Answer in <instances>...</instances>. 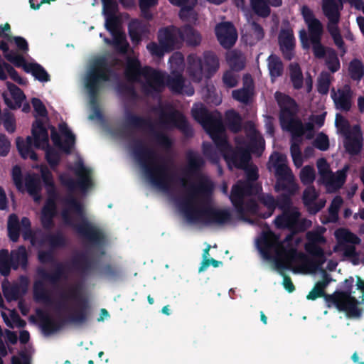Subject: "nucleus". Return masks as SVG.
<instances>
[{
	"label": "nucleus",
	"mask_w": 364,
	"mask_h": 364,
	"mask_svg": "<svg viewBox=\"0 0 364 364\" xmlns=\"http://www.w3.org/2000/svg\"><path fill=\"white\" fill-rule=\"evenodd\" d=\"M25 186L29 195L34 198L35 200L40 198L41 191V180L36 174H28L25 178Z\"/></svg>",
	"instance_id": "nucleus-42"
},
{
	"label": "nucleus",
	"mask_w": 364,
	"mask_h": 364,
	"mask_svg": "<svg viewBox=\"0 0 364 364\" xmlns=\"http://www.w3.org/2000/svg\"><path fill=\"white\" fill-rule=\"evenodd\" d=\"M160 122L167 128L171 124L187 138L193 136V129L186 116L178 110H173L168 113L161 112L160 114Z\"/></svg>",
	"instance_id": "nucleus-20"
},
{
	"label": "nucleus",
	"mask_w": 364,
	"mask_h": 364,
	"mask_svg": "<svg viewBox=\"0 0 364 364\" xmlns=\"http://www.w3.org/2000/svg\"><path fill=\"white\" fill-rule=\"evenodd\" d=\"M68 243L67 237L60 232H58L54 234L50 233V235L48 236V244L52 250L55 249L65 248L68 247Z\"/></svg>",
	"instance_id": "nucleus-56"
},
{
	"label": "nucleus",
	"mask_w": 364,
	"mask_h": 364,
	"mask_svg": "<svg viewBox=\"0 0 364 364\" xmlns=\"http://www.w3.org/2000/svg\"><path fill=\"white\" fill-rule=\"evenodd\" d=\"M33 298L36 301L43 302L47 305H53V301L41 280H36L33 286Z\"/></svg>",
	"instance_id": "nucleus-39"
},
{
	"label": "nucleus",
	"mask_w": 364,
	"mask_h": 364,
	"mask_svg": "<svg viewBox=\"0 0 364 364\" xmlns=\"http://www.w3.org/2000/svg\"><path fill=\"white\" fill-rule=\"evenodd\" d=\"M99 274L108 280L117 281L122 276V269L117 264L107 263L101 267Z\"/></svg>",
	"instance_id": "nucleus-46"
},
{
	"label": "nucleus",
	"mask_w": 364,
	"mask_h": 364,
	"mask_svg": "<svg viewBox=\"0 0 364 364\" xmlns=\"http://www.w3.org/2000/svg\"><path fill=\"white\" fill-rule=\"evenodd\" d=\"M242 120L240 114L234 109H230L225 112L226 125L233 133H238L241 131Z\"/></svg>",
	"instance_id": "nucleus-47"
},
{
	"label": "nucleus",
	"mask_w": 364,
	"mask_h": 364,
	"mask_svg": "<svg viewBox=\"0 0 364 364\" xmlns=\"http://www.w3.org/2000/svg\"><path fill=\"white\" fill-rule=\"evenodd\" d=\"M73 171L78 177L77 180L65 173L59 176L61 185L70 192L63 199L65 207L61 211L62 219L70 228H96L86 218L82 204L73 195L77 188L86 191L92 186L91 171L82 161L75 164Z\"/></svg>",
	"instance_id": "nucleus-2"
},
{
	"label": "nucleus",
	"mask_w": 364,
	"mask_h": 364,
	"mask_svg": "<svg viewBox=\"0 0 364 364\" xmlns=\"http://www.w3.org/2000/svg\"><path fill=\"white\" fill-rule=\"evenodd\" d=\"M363 134L359 125H355L352 132L346 135L344 141L346 151L351 156L360 153L363 148Z\"/></svg>",
	"instance_id": "nucleus-26"
},
{
	"label": "nucleus",
	"mask_w": 364,
	"mask_h": 364,
	"mask_svg": "<svg viewBox=\"0 0 364 364\" xmlns=\"http://www.w3.org/2000/svg\"><path fill=\"white\" fill-rule=\"evenodd\" d=\"M16 147L19 154L23 159L30 158L33 161L38 160V154L32 149L33 144H34V137L28 136L26 141L21 137L18 136L16 139Z\"/></svg>",
	"instance_id": "nucleus-29"
},
{
	"label": "nucleus",
	"mask_w": 364,
	"mask_h": 364,
	"mask_svg": "<svg viewBox=\"0 0 364 364\" xmlns=\"http://www.w3.org/2000/svg\"><path fill=\"white\" fill-rule=\"evenodd\" d=\"M184 84L185 79L183 76L178 72H173L171 75L167 77L166 82V85L174 94L182 93Z\"/></svg>",
	"instance_id": "nucleus-43"
},
{
	"label": "nucleus",
	"mask_w": 364,
	"mask_h": 364,
	"mask_svg": "<svg viewBox=\"0 0 364 364\" xmlns=\"http://www.w3.org/2000/svg\"><path fill=\"white\" fill-rule=\"evenodd\" d=\"M124 76L129 82H137L141 76L145 79L141 85L142 92L147 96L159 95L164 89V74L150 66L141 67L139 59L128 58L124 68Z\"/></svg>",
	"instance_id": "nucleus-6"
},
{
	"label": "nucleus",
	"mask_w": 364,
	"mask_h": 364,
	"mask_svg": "<svg viewBox=\"0 0 364 364\" xmlns=\"http://www.w3.org/2000/svg\"><path fill=\"white\" fill-rule=\"evenodd\" d=\"M262 191L259 184H250L247 181L238 180L231 189L230 200L237 211L242 213L244 210V200L247 196L257 195Z\"/></svg>",
	"instance_id": "nucleus-15"
},
{
	"label": "nucleus",
	"mask_w": 364,
	"mask_h": 364,
	"mask_svg": "<svg viewBox=\"0 0 364 364\" xmlns=\"http://www.w3.org/2000/svg\"><path fill=\"white\" fill-rule=\"evenodd\" d=\"M231 70L241 71L245 65V60L240 53L233 52L227 58Z\"/></svg>",
	"instance_id": "nucleus-58"
},
{
	"label": "nucleus",
	"mask_w": 364,
	"mask_h": 364,
	"mask_svg": "<svg viewBox=\"0 0 364 364\" xmlns=\"http://www.w3.org/2000/svg\"><path fill=\"white\" fill-rule=\"evenodd\" d=\"M59 299L55 303L57 311L67 309L66 303L69 301L77 302V308L73 313L58 321L41 309L36 310V315L40 320L41 328L45 335L49 336L59 331L65 324L80 325L89 320V304L85 298L80 296L77 285L70 286L67 291H60Z\"/></svg>",
	"instance_id": "nucleus-4"
},
{
	"label": "nucleus",
	"mask_w": 364,
	"mask_h": 364,
	"mask_svg": "<svg viewBox=\"0 0 364 364\" xmlns=\"http://www.w3.org/2000/svg\"><path fill=\"white\" fill-rule=\"evenodd\" d=\"M343 203L341 196H336L328 208V213H322L320 217L322 224L336 223L338 220V212Z\"/></svg>",
	"instance_id": "nucleus-32"
},
{
	"label": "nucleus",
	"mask_w": 364,
	"mask_h": 364,
	"mask_svg": "<svg viewBox=\"0 0 364 364\" xmlns=\"http://www.w3.org/2000/svg\"><path fill=\"white\" fill-rule=\"evenodd\" d=\"M146 175L154 186L166 191L170 188L171 183L173 181V174L171 172L156 174L151 170Z\"/></svg>",
	"instance_id": "nucleus-37"
},
{
	"label": "nucleus",
	"mask_w": 364,
	"mask_h": 364,
	"mask_svg": "<svg viewBox=\"0 0 364 364\" xmlns=\"http://www.w3.org/2000/svg\"><path fill=\"white\" fill-rule=\"evenodd\" d=\"M225 160L229 166H234L238 169L245 168L251 160L249 151L243 148L232 149L228 154L225 155Z\"/></svg>",
	"instance_id": "nucleus-27"
},
{
	"label": "nucleus",
	"mask_w": 364,
	"mask_h": 364,
	"mask_svg": "<svg viewBox=\"0 0 364 364\" xmlns=\"http://www.w3.org/2000/svg\"><path fill=\"white\" fill-rule=\"evenodd\" d=\"M219 68V58L213 51H204L202 57L196 53H191L187 56V73L195 82H200L203 78L210 80Z\"/></svg>",
	"instance_id": "nucleus-8"
},
{
	"label": "nucleus",
	"mask_w": 364,
	"mask_h": 364,
	"mask_svg": "<svg viewBox=\"0 0 364 364\" xmlns=\"http://www.w3.org/2000/svg\"><path fill=\"white\" fill-rule=\"evenodd\" d=\"M293 196L281 193L279 194L277 198V208H278L282 211L284 210L289 209L293 208V202L292 198Z\"/></svg>",
	"instance_id": "nucleus-63"
},
{
	"label": "nucleus",
	"mask_w": 364,
	"mask_h": 364,
	"mask_svg": "<svg viewBox=\"0 0 364 364\" xmlns=\"http://www.w3.org/2000/svg\"><path fill=\"white\" fill-rule=\"evenodd\" d=\"M58 128L60 133L65 136L66 144L65 148H66L68 151H72L75 144V136L72 133L65 123L59 124Z\"/></svg>",
	"instance_id": "nucleus-60"
},
{
	"label": "nucleus",
	"mask_w": 364,
	"mask_h": 364,
	"mask_svg": "<svg viewBox=\"0 0 364 364\" xmlns=\"http://www.w3.org/2000/svg\"><path fill=\"white\" fill-rule=\"evenodd\" d=\"M24 71L27 73H31L32 75L38 81L47 82L50 80V76L45 68L37 63H30L24 68Z\"/></svg>",
	"instance_id": "nucleus-44"
},
{
	"label": "nucleus",
	"mask_w": 364,
	"mask_h": 364,
	"mask_svg": "<svg viewBox=\"0 0 364 364\" xmlns=\"http://www.w3.org/2000/svg\"><path fill=\"white\" fill-rule=\"evenodd\" d=\"M349 230L336 229L334 236L337 241L336 246L343 252V255L346 257L354 258L358 255L355 245H360L361 240Z\"/></svg>",
	"instance_id": "nucleus-17"
},
{
	"label": "nucleus",
	"mask_w": 364,
	"mask_h": 364,
	"mask_svg": "<svg viewBox=\"0 0 364 364\" xmlns=\"http://www.w3.org/2000/svg\"><path fill=\"white\" fill-rule=\"evenodd\" d=\"M275 228H310L311 221L301 220V213L296 206L284 210L274 220Z\"/></svg>",
	"instance_id": "nucleus-19"
},
{
	"label": "nucleus",
	"mask_w": 364,
	"mask_h": 364,
	"mask_svg": "<svg viewBox=\"0 0 364 364\" xmlns=\"http://www.w3.org/2000/svg\"><path fill=\"white\" fill-rule=\"evenodd\" d=\"M126 125L135 129H148L154 136L156 143L166 149L172 146L171 139L164 133L158 132L154 130V126L150 118H146L133 114L129 110L125 112Z\"/></svg>",
	"instance_id": "nucleus-14"
},
{
	"label": "nucleus",
	"mask_w": 364,
	"mask_h": 364,
	"mask_svg": "<svg viewBox=\"0 0 364 364\" xmlns=\"http://www.w3.org/2000/svg\"><path fill=\"white\" fill-rule=\"evenodd\" d=\"M284 130L291 133V141L302 142V136L306 133V138L311 139L314 136V126L312 122L303 124L300 119L282 127Z\"/></svg>",
	"instance_id": "nucleus-22"
},
{
	"label": "nucleus",
	"mask_w": 364,
	"mask_h": 364,
	"mask_svg": "<svg viewBox=\"0 0 364 364\" xmlns=\"http://www.w3.org/2000/svg\"><path fill=\"white\" fill-rule=\"evenodd\" d=\"M301 142L299 141H291L290 146V152L293 159V161L296 166H300L302 164V156L301 151L300 149V144Z\"/></svg>",
	"instance_id": "nucleus-62"
},
{
	"label": "nucleus",
	"mask_w": 364,
	"mask_h": 364,
	"mask_svg": "<svg viewBox=\"0 0 364 364\" xmlns=\"http://www.w3.org/2000/svg\"><path fill=\"white\" fill-rule=\"evenodd\" d=\"M284 156L277 153L275 159L272 161V165L275 168L276 182L294 177L291 169L284 163Z\"/></svg>",
	"instance_id": "nucleus-34"
},
{
	"label": "nucleus",
	"mask_w": 364,
	"mask_h": 364,
	"mask_svg": "<svg viewBox=\"0 0 364 364\" xmlns=\"http://www.w3.org/2000/svg\"><path fill=\"white\" fill-rule=\"evenodd\" d=\"M186 158L187 165L184 170L185 174L187 176L197 177L198 182L196 184L191 183L188 194L177 200L180 211L190 223L220 225L229 223L232 219L230 210L215 208L210 205H198L196 203V199L198 196H210L214 184L208 176L200 173L205 161L198 152L188 150L186 154Z\"/></svg>",
	"instance_id": "nucleus-1"
},
{
	"label": "nucleus",
	"mask_w": 364,
	"mask_h": 364,
	"mask_svg": "<svg viewBox=\"0 0 364 364\" xmlns=\"http://www.w3.org/2000/svg\"><path fill=\"white\" fill-rule=\"evenodd\" d=\"M31 133L34 137V147L46 149V159L53 170L59 165L60 155L58 151L49 146L48 130L41 119H36L32 124Z\"/></svg>",
	"instance_id": "nucleus-13"
},
{
	"label": "nucleus",
	"mask_w": 364,
	"mask_h": 364,
	"mask_svg": "<svg viewBox=\"0 0 364 364\" xmlns=\"http://www.w3.org/2000/svg\"><path fill=\"white\" fill-rule=\"evenodd\" d=\"M274 188L277 192L284 191V193L294 196L299 190V186L294 181V178L290 177V178L276 182Z\"/></svg>",
	"instance_id": "nucleus-50"
},
{
	"label": "nucleus",
	"mask_w": 364,
	"mask_h": 364,
	"mask_svg": "<svg viewBox=\"0 0 364 364\" xmlns=\"http://www.w3.org/2000/svg\"><path fill=\"white\" fill-rule=\"evenodd\" d=\"M267 66L272 81L282 76L284 73V65L279 56L270 55L267 58Z\"/></svg>",
	"instance_id": "nucleus-41"
},
{
	"label": "nucleus",
	"mask_w": 364,
	"mask_h": 364,
	"mask_svg": "<svg viewBox=\"0 0 364 364\" xmlns=\"http://www.w3.org/2000/svg\"><path fill=\"white\" fill-rule=\"evenodd\" d=\"M254 12L259 16L267 17L270 14V9L266 0H250Z\"/></svg>",
	"instance_id": "nucleus-59"
},
{
	"label": "nucleus",
	"mask_w": 364,
	"mask_h": 364,
	"mask_svg": "<svg viewBox=\"0 0 364 364\" xmlns=\"http://www.w3.org/2000/svg\"><path fill=\"white\" fill-rule=\"evenodd\" d=\"M77 233L82 236L88 242L93 245H100L102 242L103 235L98 231L99 229H75Z\"/></svg>",
	"instance_id": "nucleus-49"
},
{
	"label": "nucleus",
	"mask_w": 364,
	"mask_h": 364,
	"mask_svg": "<svg viewBox=\"0 0 364 364\" xmlns=\"http://www.w3.org/2000/svg\"><path fill=\"white\" fill-rule=\"evenodd\" d=\"M348 75L351 80L360 82L364 77V63L358 58L352 59L348 68Z\"/></svg>",
	"instance_id": "nucleus-45"
},
{
	"label": "nucleus",
	"mask_w": 364,
	"mask_h": 364,
	"mask_svg": "<svg viewBox=\"0 0 364 364\" xmlns=\"http://www.w3.org/2000/svg\"><path fill=\"white\" fill-rule=\"evenodd\" d=\"M253 89V82L251 79V82L250 85H247V82H245V86L238 90H235L232 91V97L242 103L247 104L251 98L252 92L251 90Z\"/></svg>",
	"instance_id": "nucleus-53"
},
{
	"label": "nucleus",
	"mask_w": 364,
	"mask_h": 364,
	"mask_svg": "<svg viewBox=\"0 0 364 364\" xmlns=\"http://www.w3.org/2000/svg\"><path fill=\"white\" fill-rule=\"evenodd\" d=\"M183 43L185 41L188 46H198L200 44L202 37L200 33L192 26L186 24L181 26Z\"/></svg>",
	"instance_id": "nucleus-36"
},
{
	"label": "nucleus",
	"mask_w": 364,
	"mask_h": 364,
	"mask_svg": "<svg viewBox=\"0 0 364 364\" xmlns=\"http://www.w3.org/2000/svg\"><path fill=\"white\" fill-rule=\"evenodd\" d=\"M113 74L114 70L107 58L102 56L94 60L92 69L86 77L85 86L90 95V103L95 107V115L99 118L102 117L97 105L101 82L109 81Z\"/></svg>",
	"instance_id": "nucleus-7"
},
{
	"label": "nucleus",
	"mask_w": 364,
	"mask_h": 364,
	"mask_svg": "<svg viewBox=\"0 0 364 364\" xmlns=\"http://www.w3.org/2000/svg\"><path fill=\"white\" fill-rule=\"evenodd\" d=\"M215 33L220 44L226 49L232 48L237 39V31L231 22L218 23Z\"/></svg>",
	"instance_id": "nucleus-23"
},
{
	"label": "nucleus",
	"mask_w": 364,
	"mask_h": 364,
	"mask_svg": "<svg viewBox=\"0 0 364 364\" xmlns=\"http://www.w3.org/2000/svg\"><path fill=\"white\" fill-rule=\"evenodd\" d=\"M196 4L197 0H189L188 3L180 6L178 16L183 21L196 23L198 21V14L194 9Z\"/></svg>",
	"instance_id": "nucleus-40"
},
{
	"label": "nucleus",
	"mask_w": 364,
	"mask_h": 364,
	"mask_svg": "<svg viewBox=\"0 0 364 364\" xmlns=\"http://www.w3.org/2000/svg\"><path fill=\"white\" fill-rule=\"evenodd\" d=\"M158 40L166 48L167 53L179 49L183 45L181 27L170 26L160 29Z\"/></svg>",
	"instance_id": "nucleus-21"
},
{
	"label": "nucleus",
	"mask_w": 364,
	"mask_h": 364,
	"mask_svg": "<svg viewBox=\"0 0 364 364\" xmlns=\"http://www.w3.org/2000/svg\"><path fill=\"white\" fill-rule=\"evenodd\" d=\"M327 229H315L306 233L307 242L304 245L306 252L317 259V260H306V264L311 272L316 271L326 261L325 252L321 245H326V238L323 234Z\"/></svg>",
	"instance_id": "nucleus-12"
},
{
	"label": "nucleus",
	"mask_w": 364,
	"mask_h": 364,
	"mask_svg": "<svg viewBox=\"0 0 364 364\" xmlns=\"http://www.w3.org/2000/svg\"><path fill=\"white\" fill-rule=\"evenodd\" d=\"M40 172L48 196L41 210V223L42 228H55L53 220L57 214V200L60 195L54 182L53 175L48 168L41 167Z\"/></svg>",
	"instance_id": "nucleus-10"
},
{
	"label": "nucleus",
	"mask_w": 364,
	"mask_h": 364,
	"mask_svg": "<svg viewBox=\"0 0 364 364\" xmlns=\"http://www.w3.org/2000/svg\"><path fill=\"white\" fill-rule=\"evenodd\" d=\"M331 97L336 106V108L344 112H348L351 107V94L350 90H338V96L332 91Z\"/></svg>",
	"instance_id": "nucleus-38"
},
{
	"label": "nucleus",
	"mask_w": 364,
	"mask_h": 364,
	"mask_svg": "<svg viewBox=\"0 0 364 364\" xmlns=\"http://www.w3.org/2000/svg\"><path fill=\"white\" fill-rule=\"evenodd\" d=\"M331 281V278L328 274L323 272V279L316 283L314 287L306 296V299L309 300H316L318 298L323 297L326 301V297L328 294L325 293V289L329 284Z\"/></svg>",
	"instance_id": "nucleus-35"
},
{
	"label": "nucleus",
	"mask_w": 364,
	"mask_h": 364,
	"mask_svg": "<svg viewBox=\"0 0 364 364\" xmlns=\"http://www.w3.org/2000/svg\"><path fill=\"white\" fill-rule=\"evenodd\" d=\"M6 85L13 100H14V102H13L9 98L4 96L5 104L11 109H16L20 108L23 102L26 99L25 94L21 88L12 82H8Z\"/></svg>",
	"instance_id": "nucleus-31"
},
{
	"label": "nucleus",
	"mask_w": 364,
	"mask_h": 364,
	"mask_svg": "<svg viewBox=\"0 0 364 364\" xmlns=\"http://www.w3.org/2000/svg\"><path fill=\"white\" fill-rule=\"evenodd\" d=\"M315 170L311 166H304L300 172L301 182L305 186H311V184L315 180Z\"/></svg>",
	"instance_id": "nucleus-61"
},
{
	"label": "nucleus",
	"mask_w": 364,
	"mask_h": 364,
	"mask_svg": "<svg viewBox=\"0 0 364 364\" xmlns=\"http://www.w3.org/2000/svg\"><path fill=\"white\" fill-rule=\"evenodd\" d=\"M46 229H23L22 237L24 240L30 241L33 246H43L48 243L50 232H46Z\"/></svg>",
	"instance_id": "nucleus-30"
},
{
	"label": "nucleus",
	"mask_w": 364,
	"mask_h": 364,
	"mask_svg": "<svg viewBox=\"0 0 364 364\" xmlns=\"http://www.w3.org/2000/svg\"><path fill=\"white\" fill-rule=\"evenodd\" d=\"M301 14L306 23L309 33V40L312 43V51L317 59H323L328 55V48L321 43L323 34V25L321 22L315 17L314 12L307 6L301 8Z\"/></svg>",
	"instance_id": "nucleus-11"
},
{
	"label": "nucleus",
	"mask_w": 364,
	"mask_h": 364,
	"mask_svg": "<svg viewBox=\"0 0 364 364\" xmlns=\"http://www.w3.org/2000/svg\"><path fill=\"white\" fill-rule=\"evenodd\" d=\"M292 240V235H289L286 237L284 241L280 240V235L274 232L272 229H263L259 236L256 239V245L266 259H270L273 252H282L283 259H277L275 261V267L279 274L283 277L282 284L284 289L289 293L295 290V287L291 278L287 275L284 270H291L294 272H298L297 269L293 267V263L306 259V255L299 252L295 247H285L284 242L289 245Z\"/></svg>",
	"instance_id": "nucleus-3"
},
{
	"label": "nucleus",
	"mask_w": 364,
	"mask_h": 364,
	"mask_svg": "<svg viewBox=\"0 0 364 364\" xmlns=\"http://www.w3.org/2000/svg\"><path fill=\"white\" fill-rule=\"evenodd\" d=\"M222 80L225 87L232 88L237 85L238 75L231 70H226L223 73Z\"/></svg>",
	"instance_id": "nucleus-64"
},
{
	"label": "nucleus",
	"mask_w": 364,
	"mask_h": 364,
	"mask_svg": "<svg viewBox=\"0 0 364 364\" xmlns=\"http://www.w3.org/2000/svg\"><path fill=\"white\" fill-rule=\"evenodd\" d=\"M71 268L82 277L89 275L94 269V264L85 252L75 254L70 261Z\"/></svg>",
	"instance_id": "nucleus-28"
},
{
	"label": "nucleus",
	"mask_w": 364,
	"mask_h": 364,
	"mask_svg": "<svg viewBox=\"0 0 364 364\" xmlns=\"http://www.w3.org/2000/svg\"><path fill=\"white\" fill-rule=\"evenodd\" d=\"M53 264L55 268L50 272L43 267H38L36 272L43 281L48 282L52 285H55L61 280L67 279L68 274L62 262L56 261Z\"/></svg>",
	"instance_id": "nucleus-25"
},
{
	"label": "nucleus",
	"mask_w": 364,
	"mask_h": 364,
	"mask_svg": "<svg viewBox=\"0 0 364 364\" xmlns=\"http://www.w3.org/2000/svg\"><path fill=\"white\" fill-rule=\"evenodd\" d=\"M10 253L7 249L0 250V274L5 277H8L13 269Z\"/></svg>",
	"instance_id": "nucleus-54"
},
{
	"label": "nucleus",
	"mask_w": 364,
	"mask_h": 364,
	"mask_svg": "<svg viewBox=\"0 0 364 364\" xmlns=\"http://www.w3.org/2000/svg\"><path fill=\"white\" fill-rule=\"evenodd\" d=\"M289 75L293 87L296 90L301 89L303 86L304 77L298 63L291 64L289 65Z\"/></svg>",
	"instance_id": "nucleus-55"
},
{
	"label": "nucleus",
	"mask_w": 364,
	"mask_h": 364,
	"mask_svg": "<svg viewBox=\"0 0 364 364\" xmlns=\"http://www.w3.org/2000/svg\"><path fill=\"white\" fill-rule=\"evenodd\" d=\"M278 43L283 57L291 60L294 57L295 38L291 28H282L278 36Z\"/></svg>",
	"instance_id": "nucleus-24"
},
{
	"label": "nucleus",
	"mask_w": 364,
	"mask_h": 364,
	"mask_svg": "<svg viewBox=\"0 0 364 364\" xmlns=\"http://www.w3.org/2000/svg\"><path fill=\"white\" fill-rule=\"evenodd\" d=\"M193 119L198 122L209 134L216 149L224 157L232 149L228 142L222 122L221 114L217 111L210 112L203 104L191 109Z\"/></svg>",
	"instance_id": "nucleus-5"
},
{
	"label": "nucleus",
	"mask_w": 364,
	"mask_h": 364,
	"mask_svg": "<svg viewBox=\"0 0 364 364\" xmlns=\"http://www.w3.org/2000/svg\"><path fill=\"white\" fill-rule=\"evenodd\" d=\"M259 203L263 205L267 209V212L262 214V218H267L272 215L277 208V200L274 197L269 193H261L258 196Z\"/></svg>",
	"instance_id": "nucleus-52"
},
{
	"label": "nucleus",
	"mask_w": 364,
	"mask_h": 364,
	"mask_svg": "<svg viewBox=\"0 0 364 364\" xmlns=\"http://www.w3.org/2000/svg\"><path fill=\"white\" fill-rule=\"evenodd\" d=\"M339 7L335 0H323L322 10L328 21L334 22L340 20L341 14Z\"/></svg>",
	"instance_id": "nucleus-48"
},
{
	"label": "nucleus",
	"mask_w": 364,
	"mask_h": 364,
	"mask_svg": "<svg viewBox=\"0 0 364 364\" xmlns=\"http://www.w3.org/2000/svg\"><path fill=\"white\" fill-rule=\"evenodd\" d=\"M274 97L279 107V119L281 127L299 119L296 116L299 106L294 98L279 91L275 92Z\"/></svg>",
	"instance_id": "nucleus-16"
},
{
	"label": "nucleus",
	"mask_w": 364,
	"mask_h": 364,
	"mask_svg": "<svg viewBox=\"0 0 364 364\" xmlns=\"http://www.w3.org/2000/svg\"><path fill=\"white\" fill-rule=\"evenodd\" d=\"M326 65L333 73L339 70L341 63L336 51L332 48H328V55L326 56Z\"/></svg>",
	"instance_id": "nucleus-57"
},
{
	"label": "nucleus",
	"mask_w": 364,
	"mask_h": 364,
	"mask_svg": "<svg viewBox=\"0 0 364 364\" xmlns=\"http://www.w3.org/2000/svg\"><path fill=\"white\" fill-rule=\"evenodd\" d=\"M132 152L134 158L143 168L145 173L151 171V166L162 159L157 152L152 148L149 147L141 140H136L132 146Z\"/></svg>",
	"instance_id": "nucleus-18"
},
{
	"label": "nucleus",
	"mask_w": 364,
	"mask_h": 364,
	"mask_svg": "<svg viewBox=\"0 0 364 364\" xmlns=\"http://www.w3.org/2000/svg\"><path fill=\"white\" fill-rule=\"evenodd\" d=\"M354 278L349 277L342 283V291H335L326 297L327 307L335 306L339 311L346 313L348 317L359 318L362 315V309L358 307L360 302L352 296Z\"/></svg>",
	"instance_id": "nucleus-9"
},
{
	"label": "nucleus",
	"mask_w": 364,
	"mask_h": 364,
	"mask_svg": "<svg viewBox=\"0 0 364 364\" xmlns=\"http://www.w3.org/2000/svg\"><path fill=\"white\" fill-rule=\"evenodd\" d=\"M10 256L14 270H17L19 267L23 270L27 269L28 263V252L24 246L21 245L17 250H12Z\"/></svg>",
	"instance_id": "nucleus-33"
},
{
	"label": "nucleus",
	"mask_w": 364,
	"mask_h": 364,
	"mask_svg": "<svg viewBox=\"0 0 364 364\" xmlns=\"http://www.w3.org/2000/svg\"><path fill=\"white\" fill-rule=\"evenodd\" d=\"M113 37L112 40L105 38V41L108 44H112L117 51L120 53H126L129 46L127 42L125 35L122 32H119L112 35Z\"/></svg>",
	"instance_id": "nucleus-51"
}]
</instances>
